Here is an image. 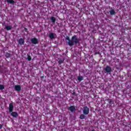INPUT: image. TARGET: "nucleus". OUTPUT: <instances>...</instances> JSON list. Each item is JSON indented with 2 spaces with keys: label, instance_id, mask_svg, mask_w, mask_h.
Instances as JSON below:
<instances>
[{
  "label": "nucleus",
  "instance_id": "f257e3e1",
  "mask_svg": "<svg viewBox=\"0 0 131 131\" xmlns=\"http://www.w3.org/2000/svg\"><path fill=\"white\" fill-rule=\"evenodd\" d=\"M66 40H68V44L70 46V47H72L74 46V45H77V43H79V39L77 38V36L74 35L70 39V37L67 36L66 37Z\"/></svg>",
  "mask_w": 131,
  "mask_h": 131
},
{
  "label": "nucleus",
  "instance_id": "f03ea898",
  "mask_svg": "<svg viewBox=\"0 0 131 131\" xmlns=\"http://www.w3.org/2000/svg\"><path fill=\"white\" fill-rule=\"evenodd\" d=\"M83 113L84 115H88L90 113V108L85 106L83 108Z\"/></svg>",
  "mask_w": 131,
  "mask_h": 131
},
{
  "label": "nucleus",
  "instance_id": "7ed1b4c3",
  "mask_svg": "<svg viewBox=\"0 0 131 131\" xmlns=\"http://www.w3.org/2000/svg\"><path fill=\"white\" fill-rule=\"evenodd\" d=\"M104 71H105V73H109L110 74H111V72H112L111 67L106 66L104 69Z\"/></svg>",
  "mask_w": 131,
  "mask_h": 131
},
{
  "label": "nucleus",
  "instance_id": "20e7f679",
  "mask_svg": "<svg viewBox=\"0 0 131 131\" xmlns=\"http://www.w3.org/2000/svg\"><path fill=\"white\" fill-rule=\"evenodd\" d=\"M31 41L33 45H37L38 43V40L36 38H32Z\"/></svg>",
  "mask_w": 131,
  "mask_h": 131
},
{
  "label": "nucleus",
  "instance_id": "39448f33",
  "mask_svg": "<svg viewBox=\"0 0 131 131\" xmlns=\"http://www.w3.org/2000/svg\"><path fill=\"white\" fill-rule=\"evenodd\" d=\"M18 42L19 45H20V46H23V45H24V43H25V40L22 38H20L18 40Z\"/></svg>",
  "mask_w": 131,
  "mask_h": 131
},
{
  "label": "nucleus",
  "instance_id": "423d86ee",
  "mask_svg": "<svg viewBox=\"0 0 131 131\" xmlns=\"http://www.w3.org/2000/svg\"><path fill=\"white\" fill-rule=\"evenodd\" d=\"M13 110H14V105H13L12 103H11L9 104V113H11V112H13Z\"/></svg>",
  "mask_w": 131,
  "mask_h": 131
},
{
  "label": "nucleus",
  "instance_id": "0eeeda50",
  "mask_svg": "<svg viewBox=\"0 0 131 131\" xmlns=\"http://www.w3.org/2000/svg\"><path fill=\"white\" fill-rule=\"evenodd\" d=\"M68 110L71 112H74L76 111L75 106L72 105L68 108Z\"/></svg>",
  "mask_w": 131,
  "mask_h": 131
},
{
  "label": "nucleus",
  "instance_id": "6e6552de",
  "mask_svg": "<svg viewBox=\"0 0 131 131\" xmlns=\"http://www.w3.org/2000/svg\"><path fill=\"white\" fill-rule=\"evenodd\" d=\"M14 89L16 92H20V91H21V85H16L14 86Z\"/></svg>",
  "mask_w": 131,
  "mask_h": 131
},
{
  "label": "nucleus",
  "instance_id": "1a4fd4ad",
  "mask_svg": "<svg viewBox=\"0 0 131 131\" xmlns=\"http://www.w3.org/2000/svg\"><path fill=\"white\" fill-rule=\"evenodd\" d=\"M18 113H17V112H12L11 113V116H12V117H18Z\"/></svg>",
  "mask_w": 131,
  "mask_h": 131
},
{
  "label": "nucleus",
  "instance_id": "9d476101",
  "mask_svg": "<svg viewBox=\"0 0 131 131\" xmlns=\"http://www.w3.org/2000/svg\"><path fill=\"white\" fill-rule=\"evenodd\" d=\"M13 27L12 26H5V29L7 30V31H9L10 30H12Z\"/></svg>",
  "mask_w": 131,
  "mask_h": 131
},
{
  "label": "nucleus",
  "instance_id": "9b49d317",
  "mask_svg": "<svg viewBox=\"0 0 131 131\" xmlns=\"http://www.w3.org/2000/svg\"><path fill=\"white\" fill-rule=\"evenodd\" d=\"M107 100L110 106H112V104H114V101H113L112 99H107Z\"/></svg>",
  "mask_w": 131,
  "mask_h": 131
},
{
  "label": "nucleus",
  "instance_id": "f8f14e48",
  "mask_svg": "<svg viewBox=\"0 0 131 131\" xmlns=\"http://www.w3.org/2000/svg\"><path fill=\"white\" fill-rule=\"evenodd\" d=\"M49 37L51 39H54V38H55V34H54V33H50Z\"/></svg>",
  "mask_w": 131,
  "mask_h": 131
},
{
  "label": "nucleus",
  "instance_id": "ddd939ff",
  "mask_svg": "<svg viewBox=\"0 0 131 131\" xmlns=\"http://www.w3.org/2000/svg\"><path fill=\"white\" fill-rule=\"evenodd\" d=\"M8 4H10L11 5H14L15 4V1L14 0H6Z\"/></svg>",
  "mask_w": 131,
  "mask_h": 131
},
{
  "label": "nucleus",
  "instance_id": "4468645a",
  "mask_svg": "<svg viewBox=\"0 0 131 131\" xmlns=\"http://www.w3.org/2000/svg\"><path fill=\"white\" fill-rule=\"evenodd\" d=\"M58 64H59V65H61V64H62V63H64V60L61 58H58Z\"/></svg>",
  "mask_w": 131,
  "mask_h": 131
},
{
  "label": "nucleus",
  "instance_id": "2eb2a0df",
  "mask_svg": "<svg viewBox=\"0 0 131 131\" xmlns=\"http://www.w3.org/2000/svg\"><path fill=\"white\" fill-rule=\"evenodd\" d=\"M110 15H115V14H116V12H115V10H114V9H112L110 11Z\"/></svg>",
  "mask_w": 131,
  "mask_h": 131
},
{
  "label": "nucleus",
  "instance_id": "dca6fc26",
  "mask_svg": "<svg viewBox=\"0 0 131 131\" xmlns=\"http://www.w3.org/2000/svg\"><path fill=\"white\" fill-rule=\"evenodd\" d=\"M80 119H84L85 118V115L84 114H82L79 116Z\"/></svg>",
  "mask_w": 131,
  "mask_h": 131
},
{
  "label": "nucleus",
  "instance_id": "f3484780",
  "mask_svg": "<svg viewBox=\"0 0 131 131\" xmlns=\"http://www.w3.org/2000/svg\"><path fill=\"white\" fill-rule=\"evenodd\" d=\"M50 20L52 21V23H56V18H55V17H51Z\"/></svg>",
  "mask_w": 131,
  "mask_h": 131
},
{
  "label": "nucleus",
  "instance_id": "a211bd4d",
  "mask_svg": "<svg viewBox=\"0 0 131 131\" xmlns=\"http://www.w3.org/2000/svg\"><path fill=\"white\" fill-rule=\"evenodd\" d=\"M77 79L79 81H81L83 80V77L82 76H79L77 77Z\"/></svg>",
  "mask_w": 131,
  "mask_h": 131
},
{
  "label": "nucleus",
  "instance_id": "6ab92c4d",
  "mask_svg": "<svg viewBox=\"0 0 131 131\" xmlns=\"http://www.w3.org/2000/svg\"><path fill=\"white\" fill-rule=\"evenodd\" d=\"M6 58H10L11 57V54L10 53L7 52L5 54Z\"/></svg>",
  "mask_w": 131,
  "mask_h": 131
},
{
  "label": "nucleus",
  "instance_id": "aec40b11",
  "mask_svg": "<svg viewBox=\"0 0 131 131\" xmlns=\"http://www.w3.org/2000/svg\"><path fill=\"white\" fill-rule=\"evenodd\" d=\"M3 90H5V85L0 84V90L3 91Z\"/></svg>",
  "mask_w": 131,
  "mask_h": 131
},
{
  "label": "nucleus",
  "instance_id": "412c9836",
  "mask_svg": "<svg viewBox=\"0 0 131 131\" xmlns=\"http://www.w3.org/2000/svg\"><path fill=\"white\" fill-rule=\"evenodd\" d=\"M28 57L27 60L29 61H31V56L29 54H27Z\"/></svg>",
  "mask_w": 131,
  "mask_h": 131
},
{
  "label": "nucleus",
  "instance_id": "4be33fe9",
  "mask_svg": "<svg viewBox=\"0 0 131 131\" xmlns=\"http://www.w3.org/2000/svg\"><path fill=\"white\" fill-rule=\"evenodd\" d=\"M94 55H100V52H95Z\"/></svg>",
  "mask_w": 131,
  "mask_h": 131
},
{
  "label": "nucleus",
  "instance_id": "5701e85b",
  "mask_svg": "<svg viewBox=\"0 0 131 131\" xmlns=\"http://www.w3.org/2000/svg\"><path fill=\"white\" fill-rule=\"evenodd\" d=\"M72 95H73V96H76V93H75V92L73 91Z\"/></svg>",
  "mask_w": 131,
  "mask_h": 131
},
{
  "label": "nucleus",
  "instance_id": "b1692460",
  "mask_svg": "<svg viewBox=\"0 0 131 131\" xmlns=\"http://www.w3.org/2000/svg\"><path fill=\"white\" fill-rule=\"evenodd\" d=\"M27 30H28V29L26 28H24V31H26V32H27Z\"/></svg>",
  "mask_w": 131,
  "mask_h": 131
},
{
  "label": "nucleus",
  "instance_id": "393cba45",
  "mask_svg": "<svg viewBox=\"0 0 131 131\" xmlns=\"http://www.w3.org/2000/svg\"><path fill=\"white\" fill-rule=\"evenodd\" d=\"M3 128V125L0 124V129H2Z\"/></svg>",
  "mask_w": 131,
  "mask_h": 131
},
{
  "label": "nucleus",
  "instance_id": "a878e982",
  "mask_svg": "<svg viewBox=\"0 0 131 131\" xmlns=\"http://www.w3.org/2000/svg\"><path fill=\"white\" fill-rule=\"evenodd\" d=\"M0 68H2V66L0 65Z\"/></svg>",
  "mask_w": 131,
  "mask_h": 131
},
{
  "label": "nucleus",
  "instance_id": "bb28decb",
  "mask_svg": "<svg viewBox=\"0 0 131 131\" xmlns=\"http://www.w3.org/2000/svg\"><path fill=\"white\" fill-rule=\"evenodd\" d=\"M92 131H95V130H94V129H93V130H92Z\"/></svg>",
  "mask_w": 131,
  "mask_h": 131
},
{
  "label": "nucleus",
  "instance_id": "cd10ccee",
  "mask_svg": "<svg viewBox=\"0 0 131 131\" xmlns=\"http://www.w3.org/2000/svg\"><path fill=\"white\" fill-rule=\"evenodd\" d=\"M96 0H93V2H95Z\"/></svg>",
  "mask_w": 131,
  "mask_h": 131
},
{
  "label": "nucleus",
  "instance_id": "c85d7f7f",
  "mask_svg": "<svg viewBox=\"0 0 131 131\" xmlns=\"http://www.w3.org/2000/svg\"><path fill=\"white\" fill-rule=\"evenodd\" d=\"M82 1H83V2H84V0H82Z\"/></svg>",
  "mask_w": 131,
  "mask_h": 131
}]
</instances>
